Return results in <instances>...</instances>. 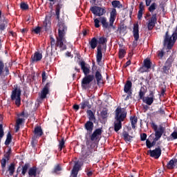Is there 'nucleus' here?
Here are the masks:
<instances>
[{
    "label": "nucleus",
    "instance_id": "obj_54",
    "mask_svg": "<svg viewBox=\"0 0 177 177\" xmlns=\"http://www.w3.org/2000/svg\"><path fill=\"white\" fill-rule=\"evenodd\" d=\"M95 23V27L96 28H99L100 27V25L99 24L100 23V21L98 19H94Z\"/></svg>",
    "mask_w": 177,
    "mask_h": 177
},
{
    "label": "nucleus",
    "instance_id": "obj_36",
    "mask_svg": "<svg viewBox=\"0 0 177 177\" xmlns=\"http://www.w3.org/2000/svg\"><path fill=\"white\" fill-rule=\"evenodd\" d=\"M100 21H101V23L102 24V27H104V28H109V27H113V26H110V25H109V23H107V20L106 19L105 17H101Z\"/></svg>",
    "mask_w": 177,
    "mask_h": 177
},
{
    "label": "nucleus",
    "instance_id": "obj_3",
    "mask_svg": "<svg viewBox=\"0 0 177 177\" xmlns=\"http://www.w3.org/2000/svg\"><path fill=\"white\" fill-rule=\"evenodd\" d=\"M176 39V33H174L171 36H169V35H168V32H167L165 37L164 45H167V49H172V46L175 45Z\"/></svg>",
    "mask_w": 177,
    "mask_h": 177
},
{
    "label": "nucleus",
    "instance_id": "obj_33",
    "mask_svg": "<svg viewBox=\"0 0 177 177\" xmlns=\"http://www.w3.org/2000/svg\"><path fill=\"white\" fill-rule=\"evenodd\" d=\"M89 44H90L91 49H95L97 46V39H96V37H93L89 41Z\"/></svg>",
    "mask_w": 177,
    "mask_h": 177
},
{
    "label": "nucleus",
    "instance_id": "obj_41",
    "mask_svg": "<svg viewBox=\"0 0 177 177\" xmlns=\"http://www.w3.org/2000/svg\"><path fill=\"white\" fill-rule=\"evenodd\" d=\"M156 9H157V3H153L148 8V10L151 12L153 13Z\"/></svg>",
    "mask_w": 177,
    "mask_h": 177
},
{
    "label": "nucleus",
    "instance_id": "obj_4",
    "mask_svg": "<svg viewBox=\"0 0 177 177\" xmlns=\"http://www.w3.org/2000/svg\"><path fill=\"white\" fill-rule=\"evenodd\" d=\"M125 118H127V111L121 107H118L115 111V120L122 122Z\"/></svg>",
    "mask_w": 177,
    "mask_h": 177
},
{
    "label": "nucleus",
    "instance_id": "obj_64",
    "mask_svg": "<svg viewBox=\"0 0 177 177\" xmlns=\"http://www.w3.org/2000/svg\"><path fill=\"white\" fill-rule=\"evenodd\" d=\"M158 114H160L161 115H162V114H165V112L162 109H160L158 112Z\"/></svg>",
    "mask_w": 177,
    "mask_h": 177
},
{
    "label": "nucleus",
    "instance_id": "obj_14",
    "mask_svg": "<svg viewBox=\"0 0 177 177\" xmlns=\"http://www.w3.org/2000/svg\"><path fill=\"white\" fill-rule=\"evenodd\" d=\"M144 103H146L148 106H151L153 104V102H154V93L153 91H150L149 95L143 98Z\"/></svg>",
    "mask_w": 177,
    "mask_h": 177
},
{
    "label": "nucleus",
    "instance_id": "obj_19",
    "mask_svg": "<svg viewBox=\"0 0 177 177\" xmlns=\"http://www.w3.org/2000/svg\"><path fill=\"white\" fill-rule=\"evenodd\" d=\"M42 59V54L39 52H35L31 57L32 63H37V62H40Z\"/></svg>",
    "mask_w": 177,
    "mask_h": 177
},
{
    "label": "nucleus",
    "instance_id": "obj_48",
    "mask_svg": "<svg viewBox=\"0 0 177 177\" xmlns=\"http://www.w3.org/2000/svg\"><path fill=\"white\" fill-rule=\"evenodd\" d=\"M126 53H127V52L125 51V50L120 49L119 50V57H120V59H122V57H124L125 56Z\"/></svg>",
    "mask_w": 177,
    "mask_h": 177
},
{
    "label": "nucleus",
    "instance_id": "obj_46",
    "mask_svg": "<svg viewBox=\"0 0 177 177\" xmlns=\"http://www.w3.org/2000/svg\"><path fill=\"white\" fill-rule=\"evenodd\" d=\"M20 8H21V9H22V10H28V4H27L24 2H22L20 4Z\"/></svg>",
    "mask_w": 177,
    "mask_h": 177
},
{
    "label": "nucleus",
    "instance_id": "obj_30",
    "mask_svg": "<svg viewBox=\"0 0 177 177\" xmlns=\"http://www.w3.org/2000/svg\"><path fill=\"white\" fill-rule=\"evenodd\" d=\"M132 88V82L131 81H127L126 84L124 85V92L126 93H129L131 92V89Z\"/></svg>",
    "mask_w": 177,
    "mask_h": 177
},
{
    "label": "nucleus",
    "instance_id": "obj_61",
    "mask_svg": "<svg viewBox=\"0 0 177 177\" xmlns=\"http://www.w3.org/2000/svg\"><path fill=\"white\" fill-rule=\"evenodd\" d=\"M139 10H141L142 12H143V10H145V6L143 5V3L141 2L140 3V6H139Z\"/></svg>",
    "mask_w": 177,
    "mask_h": 177
},
{
    "label": "nucleus",
    "instance_id": "obj_9",
    "mask_svg": "<svg viewBox=\"0 0 177 177\" xmlns=\"http://www.w3.org/2000/svg\"><path fill=\"white\" fill-rule=\"evenodd\" d=\"M174 62V57H169L166 62L165 63V65L163 66L162 68V72L165 74H168L169 73V70L171 67H172V63Z\"/></svg>",
    "mask_w": 177,
    "mask_h": 177
},
{
    "label": "nucleus",
    "instance_id": "obj_2",
    "mask_svg": "<svg viewBox=\"0 0 177 177\" xmlns=\"http://www.w3.org/2000/svg\"><path fill=\"white\" fill-rule=\"evenodd\" d=\"M59 29H58V37H57V46H59V48L62 50H65V49H67V47L66 46V32L67 31V26L64 25L63 23H59Z\"/></svg>",
    "mask_w": 177,
    "mask_h": 177
},
{
    "label": "nucleus",
    "instance_id": "obj_57",
    "mask_svg": "<svg viewBox=\"0 0 177 177\" xmlns=\"http://www.w3.org/2000/svg\"><path fill=\"white\" fill-rule=\"evenodd\" d=\"M59 171H62V167H60V165H57L55 169H54V172H55V174H57V172H59Z\"/></svg>",
    "mask_w": 177,
    "mask_h": 177
},
{
    "label": "nucleus",
    "instance_id": "obj_53",
    "mask_svg": "<svg viewBox=\"0 0 177 177\" xmlns=\"http://www.w3.org/2000/svg\"><path fill=\"white\" fill-rule=\"evenodd\" d=\"M102 118H107V110H103L101 112Z\"/></svg>",
    "mask_w": 177,
    "mask_h": 177
},
{
    "label": "nucleus",
    "instance_id": "obj_42",
    "mask_svg": "<svg viewBox=\"0 0 177 177\" xmlns=\"http://www.w3.org/2000/svg\"><path fill=\"white\" fill-rule=\"evenodd\" d=\"M28 168H30V165L29 164H25L23 167H22V175H26V174H27V171H28Z\"/></svg>",
    "mask_w": 177,
    "mask_h": 177
},
{
    "label": "nucleus",
    "instance_id": "obj_55",
    "mask_svg": "<svg viewBox=\"0 0 177 177\" xmlns=\"http://www.w3.org/2000/svg\"><path fill=\"white\" fill-rule=\"evenodd\" d=\"M86 172L87 176H88V177H91V176H92V175H93V171H92V170H91L89 169H86Z\"/></svg>",
    "mask_w": 177,
    "mask_h": 177
},
{
    "label": "nucleus",
    "instance_id": "obj_62",
    "mask_svg": "<svg viewBox=\"0 0 177 177\" xmlns=\"http://www.w3.org/2000/svg\"><path fill=\"white\" fill-rule=\"evenodd\" d=\"M171 138H173V139H177V132L176 131H174L171 134Z\"/></svg>",
    "mask_w": 177,
    "mask_h": 177
},
{
    "label": "nucleus",
    "instance_id": "obj_10",
    "mask_svg": "<svg viewBox=\"0 0 177 177\" xmlns=\"http://www.w3.org/2000/svg\"><path fill=\"white\" fill-rule=\"evenodd\" d=\"M133 34L134 37V41L133 42V46L136 48L138 46V41L139 40V24H134L133 29Z\"/></svg>",
    "mask_w": 177,
    "mask_h": 177
},
{
    "label": "nucleus",
    "instance_id": "obj_37",
    "mask_svg": "<svg viewBox=\"0 0 177 177\" xmlns=\"http://www.w3.org/2000/svg\"><path fill=\"white\" fill-rule=\"evenodd\" d=\"M131 122V125L133 129H135L136 128V124L138 123V118L134 116V117H131L130 118Z\"/></svg>",
    "mask_w": 177,
    "mask_h": 177
},
{
    "label": "nucleus",
    "instance_id": "obj_22",
    "mask_svg": "<svg viewBox=\"0 0 177 177\" xmlns=\"http://www.w3.org/2000/svg\"><path fill=\"white\" fill-rule=\"evenodd\" d=\"M80 164H78V162H76L72 169V177H77L78 175V171H80Z\"/></svg>",
    "mask_w": 177,
    "mask_h": 177
},
{
    "label": "nucleus",
    "instance_id": "obj_24",
    "mask_svg": "<svg viewBox=\"0 0 177 177\" xmlns=\"http://www.w3.org/2000/svg\"><path fill=\"white\" fill-rule=\"evenodd\" d=\"M106 42H107V38L104 37H101L98 39V44L99 45H101L102 49H106V48H107Z\"/></svg>",
    "mask_w": 177,
    "mask_h": 177
},
{
    "label": "nucleus",
    "instance_id": "obj_23",
    "mask_svg": "<svg viewBox=\"0 0 177 177\" xmlns=\"http://www.w3.org/2000/svg\"><path fill=\"white\" fill-rule=\"evenodd\" d=\"M84 127L88 133H92V131H93V122L92 121L86 122Z\"/></svg>",
    "mask_w": 177,
    "mask_h": 177
},
{
    "label": "nucleus",
    "instance_id": "obj_12",
    "mask_svg": "<svg viewBox=\"0 0 177 177\" xmlns=\"http://www.w3.org/2000/svg\"><path fill=\"white\" fill-rule=\"evenodd\" d=\"M9 75V66L0 62V77H6Z\"/></svg>",
    "mask_w": 177,
    "mask_h": 177
},
{
    "label": "nucleus",
    "instance_id": "obj_50",
    "mask_svg": "<svg viewBox=\"0 0 177 177\" xmlns=\"http://www.w3.org/2000/svg\"><path fill=\"white\" fill-rule=\"evenodd\" d=\"M5 133L3 132V126L0 124V140L3 138Z\"/></svg>",
    "mask_w": 177,
    "mask_h": 177
},
{
    "label": "nucleus",
    "instance_id": "obj_11",
    "mask_svg": "<svg viewBox=\"0 0 177 177\" xmlns=\"http://www.w3.org/2000/svg\"><path fill=\"white\" fill-rule=\"evenodd\" d=\"M90 10L95 16H103L106 13V10L99 6H93L90 8Z\"/></svg>",
    "mask_w": 177,
    "mask_h": 177
},
{
    "label": "nucleus",
    "instance_id": "obj_52",
    "mask_svg": "<svg viewBox=\"0 0 177 177\" xmlns=\"http://www.w3.org/2000/svg\"><path fill=\"white\" fill-rule=\"evenodd\" d=\"M63 147H64V138H62V140L59 141V149L60 151H62Z\"/></svg>",
    "mask_w": 177,
    "mask_h": 177
},
{
    "label": "nucleus",
    "instance_id": "obj_43",
    "mask_svg": "<svg viewBox=\"0 0 177 177\" xmlns=\"http://www.w3.org/2000/svg\"><path fill=\"white\" fill-rule=\"evenodd\" d=\"M9 161L7 159H6L5 158H3V159L1 160V168H2V172H5V167H6V162Z\"/></svg>",
    "mask_w": 177,
    "mask_h": 177
},
{
    "label": "nucleus",
    "instance_id": "obj_40",
    "mask_svg": "<svg viewBox=\"0 0 177 177\" xmlns=\"http://www.w3.org/2000/svg\"><path fill=\"white\" fill-rule=\"evenodd\" d=\"M112 6L113 8H118V9H121L122 8V5L120 1H112Z\"/></svg>",
    "mask_w": 177,
    "mask_h": 177
},
{
    "label": "nucleus",
    "instance_id": "obj_26",
    "mask_svg": "<svg viewBox=\"0 0 177 177\" xmlns=\"http://www.w3.org/2000/svg\"><path fill=\"white\" fill-rule=\"evenodd\" d=\"M122 121L115 120L114 122V129L115 132H118L122 128Z\"/></svg>",
    "mask_w": 177,
    "mask_h": 177
},
{
    "label": "nucleus",
    "instance_id": "obj_25",
    "mask_svg": "<svg viewBox=\"0 0 177 177\" xmlns=\"http://www.w3.org/2000/svg\"><path fill=\"white\" fill-rule=\"evenodd\" d=\"M28 177H37V167L33 166L28 169Z\"/></svg>",
    "mask_w": 177,
    "mask_h": 177
},
{
    "label": "nucleus",
    "instance_id": "obj_8",
    "mask_svg": "<svg viewBox=\"0 0 177 177\" xmlns=\"http://www.w3.org/2000/svg\"><path fill=\"white\" fill-rule=\"evenodd\" d=\"M94 78H95V76H93V75H85V77L82 79V88H84V89H86L89 84H91L92 81H93Z\"/></svg>",
    "mask_w": 177,
    "mask_h": 177
},
{
    "label": "nucleus",
    "instance_id": "obj_51",
    "mask_svg": "<svg viewBox=\"0 0 177 177\" xmlns=\"http://www.w3.org/2000/svg\"><path fill=\"white\" fill-rule=\"evenodd\" d=\"M41 30H42V28L37 26L32 30V32H35V34H39Z\"/></svg>",
    "mask_w": 177,
    "mask_h": 177
},
{
    "label": "nucleus",
    "instance_id": "obj_49",
    "mask_svg": "<svg viewBox=\"0 0 177 177\" xmlns=\"http://www.w3.org/2000/svg\"><path fill=\"white\" fill-rule=\"evenodd\" d=\"M7 24H8V21H6V20L3 21V24H0V30L1 31H3V30H5V27L6 26Z\"/></svg>",
    "mask_w": 177,
    "mask_h": 177
},
{
    "label": "nucleus",
    "instance_id": "obj_63",
    "mask_svg": "<svg viewBox=\"0 0 177 177\" xmlns=\"http://www.w3.org/2000/svg\"><path fill=\"white\" fill-rule=\"evenodd\" d=\"M158 57H162V56H164V52L163 51H158Z\"/></svg>",
    "mask_w": 177,
    "mask_h": 177
},
{
    "label": "nucleus",
    "instance_id": "obj_58",
    "mask_svg": "<svg viewBox=\"0 0 177 177\" xmlns=\"http://www.w3.org/2000/svg\"><path fill=\"white\" fill-rule=\"evenodd\" d=\"M142 16H143V11L139 10L138 13V20H141Z\"/></svg>",
    "mask_w": 177,
    "mask_h": 177
},
{
    "label": "nucleus",
    "instance_id": "obj_18",
    "mask_svg": "<svg viewBox=\"0 0 177 177\" xmlns=\"http://www.w3.org/2000/svg\"><path fill=\"white\" fill-rule=\"evenodd\" d=\"M80 66L84 75H88L89 73H91V67L86 66L85 62H80Z\"/></svg>",
    "mask_w": 177,
    "mask_h": 177
},
{
    "label": "nucleus",
    "instance_id": "obj_17",
    "mask_svg": "<svg viewBox=\"0 0 177 177\" xmlns=\"http://www.w3.org/2000/svg\"><path fill=\"white\" fill-rule=\"evenodd\" d=\"M115 17H117V10L113 8L111 12L110 19H109V26L113 27L114 21H115Z\"/></svg>",
    "mask_w": 177,
    "mask_h": 177
},
{
    "label": "nucleus",
    "instance_id": "obj_31",
    "mask_svg": "<svg viewBox=\"0 0 177 177\" xmlns=\"http://www.w3.org/2000/svg\"><path fill=\"white\" fill-rule=\"evenodd\" d=\"M24 122V119L23 118H18L16 121L15 125V131L19 132V129H20V125Z\"/></svg>",
    "mask_w": 177,
    "mask_h": 177
},
{
    "label": "nucleus",
    "instance_id": "obj_56",
    "mask_svg": "<svg viewBox=\"0 0 177 177\" xmlns=\"http://www.w3.org/2000/svg\"><path fill=\"white\" fill-rule=\"evenodd\" d=\"M146 145L148 149H151V147H153V144H151V142H150V140H147Z\"/></svg>",
    "mask_w": 177,
    "mask_h": 177
},
{
    "label": "nucleus",
    "instance_id": "obj_21",
    "mask_svg": "<svg viewBox=\"0 0 177 177\" xmlns=\"http://www.w3.org/2000/svg\"><path fill=\"white\" fill-rule=\"evenodd\" d=\"M102 49L103 48H102V45H99L97 46L96 59L98 63H100V62H102V59L103 57V53H102Z\"/></svg>",
    "mask_w": 177,
    "mask_h": 177
},
{
    "label": "nucleus",
    "instance_id": "obj_27",
    "mask_svg": "<svg viewBox=\"0 0 177 177\" xmlns=\"http://www.w3.org/2000/svg\"><path fill=\"white\" fill-rule=\"evenodd\" d=\"M35 138H39L44 135V132H42V129L39 127L35 128Z\"/></svg>",
    "mask_w": 177,
    "mask_h": 177
},
{
    "label": "nucleus",
    "instance_id": "obj_35",
    "mask_svg": "<svg viewBox=\"0 0 177 177\" xmlns=\"http://www.w3.org/2000/svg\"><path fill=\"white\" fill-rule=\"evenodd\" d=\"M86 107L91 109L92 106H91V104H89L88 101L84 100L80 104V108L82 109V110H84L86 109Z\"/></svg>",
    "mask_w": 177,
    "mask_h": 177
},
{
    "label": "nucleus",
    "instance_id": "obj_32",
    "mask_svg": "<svg viewBox=\"0 0 177 177\" xmlns=\"http://www.w3.org/2000/svg\"><path fill=\"white\" fill-rule=\"evenodd\" d=\"M177 165V160H171L168 163H167V168L168 169H172L175 168L176 165Z\"/></svg>",
    "mask_w": 177,
    "mask_h": 177
},
{
    "label": "nucleus",
    "instance_id": "obj_38",
    "mask_svg": "<svg viewBox=\"0 0 177 177\" xmlns=\"http://www.w3.org/2000/svg\"><path fill=\"white\" fill-rule=\"evenodd\" d=\"M11 142H12V134H10V132H8L7 134V138L5 141L6 146H8V145H10Z\"/></svg>",
    "mask_w": 177,
    "mask_h": 177
},
{
    "label": "nucleus",
    "instance_id": "obj_5",
    "mask_svg": "<svg viewBox=\"0 0 177 177\" xmlns=\"http://www.w3.org/2000/svg\"><path fill=\"white\" fill-rule=\"evenodd\" d=\"M87 148H83L82 151V156L84 159L85 158H89L91 156H92V153L93 151H96V149H97V147H91L89 145H86Z\"/></svg>",
    "mask_w": 177,
    "mask_h": 177
},
{
    "label": "nucleus",
    "instance_id": "obj_28",
    "mask_svg": "<svg viewBox=\"0 0 177 177\" xmlns=\"http://www.w3.org/2000/svg\"><path fill=\"white\" fill-rule=\"evenodd\" d=\"M88 115V120L89 121H91L93 122H95L96 118L95 117V114L91 110H87L86 111Z\"/></svg>",
    "mask_w": 177,
    "mask_h": 177
},
{
    "label": "nucleus",
    "instance_id": "obj_1",
    "mask_svg": "<svg viewBox=\"0 0 177 177\" xmlns=\"http://www.w3.org/2000/svg\"><path fill=\"white\" fill-rule=\"evenodd\" d=\"M102 132V129H97L93 133H87L86 135V145L92 147H97V142L100 140Z\"/></svg>",
    "mask_w": 177,
    "mask_h": 177
},
{
    "label": "nucleus",
    "instance_id": "obj_16",
    "mask_svg": "<svg viewBox=\"0 0 177 177\" xmlns=\"http://www.w3.org/2000/svg\"><path fill=\"white\" fill-rule=\"evenodd\" d=\"M95 77L96 79L97 85H103L104 82L103 76L102 75V71L100 69L97 70L95 73Z\"/></svg>",
    "mask_w": 177,
    "mask_h": 177
},
{
    "label": "nucleus",
    "instance_id": "obj_60",
    "mask_svg": "<svg viewBox=\"0 0 177 177\" xmlns=\"http://www.w3.org/2000/svg\"><path fill=\"white\" fill-rule=\"evenodd\" d=\"M140 138H141V140L145 141V140H146V139L147 138V134L144 133L141 134Z\"/></svg>",
    "mask_w": 177,
    "mask_h": 177
},
{
    "label": "nucleus",
    "instance_id": "obj_44",
    "mask_svg": "<svg viewBox=\"0 0 177 177\" xmlns=\"http://www.w3.org/2000/svg\"><path fill=\"white\" fill-rule=\"evenodd\" d=\"M123 137H124L125 142H131V140L132 139V136H129V134H128V133H124Z\"/></svg>",
    "mask_w": 177,
    "mask_h": 177
},
{
    "label": "nucleus",
    "instance_id": "obj_39",
    "mask_svg": "<svg viewBox=\"0 0 177 177\" xmlns=\"http://www.w3.org/2000/svg\"><path fill=\"white\" fill-rule=\"evenodd\" d=\"M8 171L10 176H12V175H13V174H15V164L11 163L10 165V166L8 167Z\"/></svg>",
    "mask_w": 177,
    "mask_h": 177
},
{
    "label": "nucleus",
    "instance_id": "obj_20",
    "mask_svg": "<svg viewBox=\"0 0 177 177\" xmlns=\"http://www.w3.org/2000/svg\"><path fill=\"white\" fill-rule=\"evenodd\" d=\"M49 93V83H47L43 90L41 91L40 97L41 99H45L46 95Z\"/></svg>",
    "mask_w": 177,
    "mask_h": 177
},
{
    "label": "nucleus",
    "instance_id": "obj_6",
    "mask_svg": "<svg viewBox=\"0 0 177 177\" xmlns=\"http://www.w3.org/2000/svg\"><path fill=\"white\" fill-rule=\"evenodd\" d=\"M21 95V91H20V89L15 88L12 92L11 99L12 100H15V104L18 107L21 104V99H20Z\"/></svg>",
    "mask_w": 177,
    "mask_h": 177
},
{
    "label": "nucleus",
    "instance_id": "obj_47",
    "mask_svg": "<svg viewBox=\"0 0 177 177\" xmlns=\"http://www.w3.org/2000/svg\"><path fill=\"white\" fill-rule=\"evenodd\" d=\"M10 154H12V149H9L8 151L6 152V153L4 154L3 158H6V160H9V158L10 157Z\"/></svg>",
    "mask_w": 177,
    "mask_h": 177
},
{
    "label": "nucleus",
    "instance_id": "obj_45",
    "mask_svg": "<svg viewBox=\"0 0 177 177\" xmlns=\"http://www.w3.org/2000/svg\"><path fill=\"white\" fill-rule=\"evenodd\" d=\"M144 66L146 67V68H151V62L149 59H145L144 61Z\"/></svg>",
    "mask_w": 177,
    "mask_h": 177
},
{
    "label": "nucleus",
    "instance_id": "obj_13",
    "mask_svg": "<svg viewBox=\"0 0 177 177\" xmlns=\"http://www.w3.org/2000/svg\"><path fill=\"white\" fill-rule=\"evenodd\" d=\"M156 24H157V14H153L151 19L148 21V30H149V31L153 30V28L156 27Z\"/></svg>",
    "mask_w": 177,
    "mask_h": 177
},
{
    "label": "nucleus",
    "instance_id": "obj_59",
    "mask_svg": "<svg viewBox=\"0 0 177 177\" xmlns=\"http://www.w3.org/2000/svg\"><path fill=\"white\" fill-rule=\"evenodd\" d=\"M41 77H42V82H45L46 81V72H43L41 74Z\"/></svg>",
    "mask_w": 177,
    "mask_h": 177
},
{
    "label": "nucleus",
    "instance_id": "obj_15",
    "mask_svg": "<svg viewBox=\"0 0 177 177\" xmlns=\"http://www.w3.org/2000/svg\"><path fill=\"white\" fill-rule=\"evenodd\" d=\"M148 153L150 154L151 157H153L154 158H160V156H161V148L158 147L154 150H149Z\"/></svg>",
    "mask_w": 177,
    "mask_h": 177
},
{
    "label": "nucleus",
    "instance_id": "obj_7",
    "mask_svg": "<svg viewBox=\"0 0 177 177\" xmlns=\"http://www.w3.org/2000/svg\"><path fill=\"white\" fill-rule=\"evenodd\" d=\"M152 128L155 131V141L159 140L161 136H162V133H164L165 128L162 126H159L158 128L156 124H152Z\"/></svg>",
    "mask_w": 177,
    "mask_h": 177
},
{
    "label": "nucleus",
    "instance_id": "obj_29",
    "mask_svg": "<svg viewBox=\"0 0 177 177\" xmlns=\"http://www.w3.org/2000/svg\"><path fill=\"white\" fill-rule=\"evenodd\" d=\"M146 92H147V88L145 86H142L140 89L139 96L140 99L142 100L145 99V95H146Z\"/></svg>",
    "mask_w": 177,
    "mask_h": 177
},
{
    "label": "nucleus",
    "instance_id": "obj_34",
    "mask_svg": "<svg viewBox=\"0 0 177 177\" xmlns=\"http://www.w3.org/2000/svg\"><path fill=\"white\" fill-rule=\"evenodd\" d=\"M43 26L45 27L46 30L50 28V19L49 17H46V19L43 23Z\"/></svg>",
    "mask_w": 177,
    "mask_h": 177
}]
</instances>
